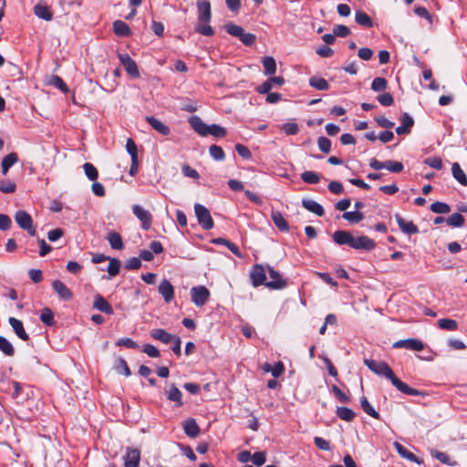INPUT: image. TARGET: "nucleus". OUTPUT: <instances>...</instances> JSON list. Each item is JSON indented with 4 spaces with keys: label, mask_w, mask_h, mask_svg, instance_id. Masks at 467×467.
<instances>
[{
    "label": "nucleus",
    "mask_w": 467,
    "mask_h": 467,
    "mask_svg": "<svg viewBox=\"0 0 467 467\" xmlns=\"http://www.w3.org/2000/svg\"><path fill=\"white\" fill-rule=\"evenodd\" d=\"M364 364L376 375L389 379L392 385L401 393L410 396H426L425 392L410 387L397 378L391 368L386 362L366 358L364 359Z\"/></svg>",
    "instance_id": "nucleus-1"
},
{
    "label": "nucleus",
    "mask_w": 467,
    "mask_h": 467,
    "mask_svg": "<svg viewBox=\"0 0 467 467\" xmlns=\"http://www.w3.org/2000/svg\"><path fill=\"white\" fill-rule=\"evenodd\" d=\"M15 220L20 228L26 230L29 235L35 236L36 234V227L33 223V219L26 211H18L15 214Z\"/></svg>",
    "instance_id": "nucleus-2"
},
{
    "label": "nucleus",
    "mask_w": 467,
    "mask_h": 467,
    "mask_svg": "<svg viewBox=\"0 0 467 467\" xmlns=\"http://www.w3.org/2000/svg\"><path fill=\"white\" fill-rule=\"evenodd\" d=\"M194 212L199 224L204 230H210L213 227V220L209 210L200 203L194 205Z\"/></svg>",
    "instance_id": "nucleus-3"
},
{
    "label": "nucleus",
    "mask_w": 467,
    "mask_h": 467,
    "mask_svg": "<svg viewBox=\"0 0 467 467\" xmlns=\"http://www.w3.org/2000/svg\"><path fill=\"white\" fill-rule=\"evenodd\" d=\"M191 297L197 306H204L210 297V291L204 285L194 286L191 289Z\"/></svg>",
    "instance_id": "nucleus-4"
},
{
    "label": "nucleus",
    "mask_w": 467,
    "mask_h": 467,
    "mask_svg": "<svg viewBox=\"0 0 467 467\" xmlns=\"http://www.w3.org/2000/svg\"><path fill=\"white\" fill-rule=\"evenodd\" d=\"M350 247L357 250L371 251L376 247V243L366 235L358 237L353 235Z\"/></svg>",
    "instance_id": "nucleus-5"
},
{
    "label": "nucleus",
    "mask_w": 467,
    "mask_h": 467,
    "mask_svg": "<svg viewBox=\"0 0 467 467\" xmlns=\"http://www.w3.org/2000/svg\"><path fill=\"white\" fill-rule=\"evenodd\" d=\"M198 21L210 23L212 18L211 4L208 0H197Z\"/></svg>",
    "instance_id": "nucleus-6"
},
{
    "label": "nucleus",
    "mask_w": 467,
    "mask_h": 467,
    "mask_svg": "<svg viewBox=\"0 0 467 467\" xmlns=\"http://www.w3.org/2000/svg\"><path fill=\"white\" fill-rule=\"evenodd\" d=\"M394 348H406L414 351H421L424 348V344L421 340L417 338H408L396 341L393 344Z\"/></svg>",
    "instance_id": "nucleus-7"
},
{
    "label": "nucleus",
    "mask_w": 467,
    "mask_h": 467,
    "mask_svg": "<svg viewBox=\"0 0 467 467\" xmlns=\"http://www.w3.org/2000/svg\"><path fill=\"white\" fill-rule=\"evenodd\" d=\"M132 212L135 216L141 222L144 230L150 229L151 225L152 216L150 213L138 204L132 206Z\"/></svg>",
    "instance_id": "nucleus-8"
},
{
    "label": "nucleus",
    "mask_w": 467,
    "mask_h": 467,
    "mask_svg": "<svg viewBox=\"0 0 467 467\" xmlns=\"http://www.w3.org/2000/svg\"><path fill=\"white\" fill-rule=\"evenodd\" d=\"M250 278L254 287L259 286L263 284L265 285L266 273L265 268L260 265H254L250 273Z\"/></svg>",
    "instance_id": "nucleus-9"
},
{
    "label": "nucleus",
    "mask_w": 467,
    "mask_h": 467,
    "mask_svg": "<svg viewBox=\"0 0 467 467\" xmlns=\"http://www.w3.org/2000/svg\"><path fill=\"white\" fill-rule=\"evenodd\" d=\"M119 57L126 72L130 76H131L132 78L140 77V72L137 64L129 55H119Z\"/></svg>",
    "instance_id": "nucleus-10"
},
{
    "label": "nucleus",
    "mask_w": 467,
    "mask_h": 467,
    "mask_svg": "<svg viewBox=\"0 0 467 467\" xmlns=\"http://www.w3.org/2000/svg\"><path fill=\"white\" fill-rule=\"evenodd\" d=\"M140 461V451L138 449L127 448L124 457L125 467H139Z\"/></svg>",
    "instance_id": "nucleus-11"
},
{
    "label": "nucleus",
    "mask_w": 467,
    "mask_h": 467,
    "mask_svg": "<svg viewBox=\"0 0 467 467\" xmlns=\"http://www.w3.org/2000/svg\"><path fill=\"white\" fill-rule=\"evenodd\" d=\"M158 291L166 303H170L174 298V287L167 279H163L160 283Z\"/></svg>",
    "instance_id": "nucleus-12"
},
{
    "label": "nucleus",
    "mask_w": 467,
    "mask_h": 467,
    "mask_svg": "<svg viewBox=\"0 0 467 467\" xmlns=\"http://www.w3.org/2000/svg\"><path fill=\"white\" fill-rule=\"evenodd\" d=\"M401 125L396 128L398 135L409 134L414 124V119L409 113H403L400 117Z\"/></svg>",
    "instance_id": "nucleus-13"
},
{
    "label": "nucleus",
    "mask_w": 467,
    "mask_h": 467,
    "mask_svg": "<svg viewBox=\"0 0 467 467\" xmlns=\"http://www.w3.org/2000/svg\"><path fill=\"white\" fill-rule=\"evenodd\" d=\"M396 222L400 227V229L407 234H417L419 232L418 227L411 222V221H406L404 220L400 214H395Z\"/></svg>",
    "instance_id": "nucleus-14"
},
{
    "label": "nucleus",
    "mask_w": 467,
    "mask_h": 467,
    "mask_svg": "<svg viewBox=\"0 0 467 467\" xmlns=\"http://www.w3.org/2000/svg\"><path fill=\"white\" fill-rule=\"evenodd\" d=\"M268 275L271 280L265 281V285L267 287L272 289H280L285 286V283L282 280L279 274L272 268H268Z\"/></svg>",
    "instance_id": "nucleus-15"
},
{
    "label": "nucleus",
    "mask_w": 467,
    "mask_h": 467,
    "mask_svg": "<svg viewBox=\"0 0 467 467\" xmlns=\"http://www.w3.org/2000/svg\"><path fill=\"white\" fill-rule=\"evenodd\" d=\"M394 447L397 451V452L404 459L411 462H415L417 464H421L423 463V461L419 459L414 453H412L411 451H408L403 445H401L400 443L399 442H394Z\"/></svg>",
    "instance_id": "nucleus-16"
},
{
    "label": "nucleus",
    "mask_w": 467,
    "mask_h": 467,
    "mask_svg": "<svg viewBox=\"0 0 467 467\" xmlns=\"http://www.w3.org/2000/svg\"><path fill=\"white\" fill-rule=\"evenodd\" d=\"M352 237L353 234L350 232L342 230L336 231L332 235L333 241L338 245L347 244L350 246Z\"/></svg>",
    "instance_id": "nucleus-17"
},
{
    "label": "nucleus",
    "mask_w": 467,
    "mask_h": 467,
    "mask_svg": "<svg viewBox=\"0 0 467 467\" xmlns=\"http://www.w3.org/2000/svg\"><path fill=\"white\" fill-rule=\"evenodd\" d=\"M302 205L308 212L313 213L317 216H323L325 214L323 206L312 199H303Z\"/></svg>",
    "instance_id": "nucleus-18"
},
{
    "label": "nucleus",
    "mask_w": 467,
    "mask_h": 467,
    "mask_svg": "<svg viewBox=\"0 0 467 467\" xmlns=\"http://www.w3.org/2000/svg\"><path fill=\"white\" fill-rule=\"evenodd\" d=\"M52 287L57 293L59 297L64 300H70L73 296L72 292L60 280H55L52 283Z\"/></svg>",
    "instance_id": "nucleus-19"
},
{
    "label": "nucleus",
    "mask_w": 467,
    "mask_h": 467,
    "mask_svg": "<svg viewBox=\"0 0 467 467\" xmlns=\"http://www.w3.org/2000/svg\"><path fill=\"white\" fill-rule=\"evenodd\" d=\"M8 322L19 338L22 340H28V334L25 331L23 323L19 319L16 317H9Z\"/></svg>",
    "instance_id": "nucleus-20"
},
{
    "label": "nucleus",
    "mask_w": 467,
    "mask_h": 467,
    "mask_svg": "<svg viewBox=\"0 0 467 467\" xmlns=\"http://www.w3.org/2000/svg\"><path fill=\"white\" fill-rule=\"evenodd\" d=\"M191 126L192 129L202 136L209 135V128L207 124H205L199 117L194 116L190 119Z\"/></svg>",
    "instance_id": "nucleus-21"
},
{
    "label": "nucleus",
    "mask_w": 467,
    "mask_h": 467,
    "mask_svg": "<svg viewBox=\"0 0 467 467\" xmlns=\"http://www.w3.org/2000/svg\"><path fill=\"white\" fill-rule=\"evenodd\" d=\"M93 307L109 315L113 314V308L111 305L100 295H97L95 296Z\"/></svg>",
    "instance_id": "nucleus-22"
},
{
    "label": "nucleus",
    "mask_w": 467,
    "mask_h": 467,
    "mask_svg": "<svg viewBox=\"0 0 467 467\" xmlns=\"http://www.w3.org/2000/svg\"><path fill=\"white\" fill-rule=\"evenodd\" d=\"M167 399L175 403L177 407L183 405L182 394L181 390L174 385L171 384L170 389L166 391Z\"/></svg>",
    "instance_id": "nucleus-23"
},
{
    "label": "nucleus",
    "mask_w": 467,
    "mask_h": 467,
    "mask_svg": "<svg viewBox=\"0 0 467 467\" xmlns=\"http://www.w3.org/2000/svg\"><path fill=\"white\" fill-rule=\"evenodd\" d=\"M150 337L156 340H159V341L164 343V344H169L173 340L175 336L168 333L164 329L156 328V329H152L150 331Z\"/></svg>",
    "instance_id": "nucleus-24"
},
{
    "label": "nucleus",
    "mask_w": 467,
    "mask_h": 467,
    "mask_svg": "<svg viewBox=\"0 0 467 467\" xmlns=\"http://www.w3.org/2000/svg\"><path fill=\"white\" fill-rule=\"evenodd\" d=\"M183 430L186 435L191 438H196L200 434V428L194 419L185 420Z\"/></svg>",
    "instance_id": "nucleus-25"
},
{
    "label": "nucleus",
    "mask_w": 467,
    "mask_h": 467,
    "mask_svg": "<svg viewBox=\"0 0 467 467\" xmlns=\"http://www.w3.org/2000/svg\"><path fill=\"white\" fill-rule=\"evenodd\" d=\"M271 218L275 225L282 232L289 231V224L283 217L282 213L278 211H272Z\"/></svg>",
    "instance_id": "nucleus-26"
},
{
    "label": "nucleus",
    "mask_w": 467,
    "mask_h": 467,
    "mask_svg": "<svg viewBox=\"0 0 467 467\" xmlns=\"http://www.w3.org/2000/svg\"><path fill=\"white\" fill-rule=\"evenodd\" d=\"M147 122L158 132H160L162 135H168L170 134V128L162 123L161 120L157 119L154 117L149 116L146 117Z\"/></svg>",
    "instance_id": "nucleus-27"
},
{
    "label": "nucleus",
    "mask_w": 467,
    "mask_h": 467,
    "mask_svg": "<svg viewBox=\"0 0 467 467\" xmlns=\"http://www.w3.org/2000/svg\"><path fill=\"white\" fill-rule=\"evenodd\" d=\"M451 173L454 179L462 186H467V176L458 162L451 165Z\"/></svg>",
    "instance_id": "nucleus-28"
},
{
    "label": "nucleus",
    "mask_w": 467,
    "mask_h": 467,
    "mask_svg": "<svg viewBox=\"0 0 467 467\" xmlns=\"http://www.w3.org/2000/svg\"><path fill=\"white\" fill-rule=\"evenodd\" d=\"M34 13L36 16L46 21H50L53 17L50 8L47 5L40 3L35 5Z\"/></svg>",
    "instance_id": "nucleus-29"
},
{
    "label": "nucleus",
    "mask_w": 467,
    "mask_h": 467,
    "mask_svg": "<svg viewBox=\"0 0 467 467\" xmlns=\"http://www.w3.org/2000/svg\"><path fill=\"white\" fill-rule=\"evenodd\" d=\"M106 239L109 243V244H110L112 249H116V250L123 249L124 244H123V242H122V237L120 236L119 234H118V233L114 232V231H110L108 234Z\"/></svg>",
    "instance_id": "nucleus-30"
},
{
    "label": "nucleus",
    "mask_w": 467,
    "mask_h": 467,
    "mask_svg": "<svg viewBox=\"0 0 467 467\" xmlns=\"http://www.w3.org/2000/svg\"><path fill=\"white\" fill-rule=\"evenodd\" d=\"M113 32L118 36H128L131 34L130 26L121 20H116L113 23Z\"/></svg>",
    "instance_id": "nucleus-31"
},
{
    "label": "nucleus",
    "mask_w": 467,
    "mask_h": 467,
    "mask_svg": "<svg viewBox=\"0 0 467 467\" xmlns=\"http://www.w3.org/2000/svg\"><path fill=\"white\" fill-rule=\"evenodd\" d=\"M262 369L265 373H271L273 377L278 378L284 372V365L282 362H276L274 366L270 363H265Z\"/></svg>",
    "instance_id": "nucleus-32"
},
{
    "label": "nucleus",
    "mask_w": 467,
    "mask_h": 467,
    "mask_svg": "<svg viewBox=\"0 0 467 467\" xmlns=\"http://www.w3.org/2000/svg\"><path fill=\"white\" fill-rule=\"evenodd\" d=\"M213 244H223L225 245V247H227L233 254H234L237 257L239 258H243L244 255L243 254L240 252L238 246L236 244H234V243L230 242L229 240L227 239H224V238H216V239H213Z\"/></svg>",
    "instance_id": "nucleus-33"
},
{
    "label": "nucleus",
    "mask_w": 467,
    "mask_h": 467,
    "mask_svg": "<svg viewBox=\"0 0 467 467\" xmlns=\"http://www.w3.org/2000/svg\"><path fill=\"white\" fill-rule=\"evenodd\" d=\"M18 161V156L16 152L7 154L2 161L1 168L2 173L5 175L12 165Z\"/></svg>",
    "instance_id": "nucleus-34"
},
{
    "label": "nucleus",
    "mask_w": 467,
    "mask_h": 467,
    "mask_svg": "<svg viewBox=\"0 0 467 467\" xmlns=\"http://www.w3.org/2000/svg\"><path fill=\"white\" fill-rule=\"evenodd\" d=\"M309 85L317 90H327L329 88L328 82L317 76H313L309 78Z\"/></svg>",
    "instance_id": "nucleus-35"
},
{
    "label": "nucleus",
    "mask_w": 467,
    "mask_h": 467,
    "mask_svg": "<svg viewBox=\"0 0 467 467\" xmlns=\"http://www.w3.org/2000/svg\"><path fill=\"white\" fill-rule=\"evenodd\" d=\"M264 73L267 76L274 75L276 71V63L273 57H265L262 60Z\"/></svg>",
    "instance_id": "nucleus-36"
},
{
    "label": "nucleus",
    "mask_w": 467,
    "mask_h": 467,
    "mask_svg": "<svg viewBox=\"0 0 467 467\" xmlns=\"http://www.w3.org/2000/svg\"><path fill=\"white\" fill-rule=\"evenodd\" d=\"M114 368L119 374H122L126 377L131 375L130 369L126 362V360L122 358H118L114 364Z\"/></svg>",
    "instance_id": "nucleus-37"
},
{
    "label": "nucleus",
    "mask_w": 467,
    "mask_h": 467,
    "mask_svg": "<svg viewBox=\"0 0 467 467\" xmlns=\"http://www.w3.org/2000/svg\"><path fill=\"white\" fill-rule=\"evenodd\" d=\"M47 84L54 86L60 89L63 93H67L69 91L67 84L64 82V80L56 75H52L47 79Z\"/></svg>",
    "instance_id": "nucleus-38"
},
{
    "label": "nucleus",
    "mask_w": 467,
    "mask_h": 467,
    "mask_svg": "<svg viewBox=\"0 0 467 467\" xmlns=\"http://www.w3.org/2000/svg\"><path fill=\"white\" fill-rule=\"evenodd\" d=\"M225 30L229 35L238 37L240 41L243 40L244 35L246 34L242 26L234 24H227L225 26Z\"/></svg>",
    "instance_id": "nucleus-39"
},
{
    "label": "nucleus",
    "mask_w": 467,
    "mask_h": 467,
    "mask_svg": "<svg viewBox=\"0 0 467 467\" xmlns=\"http://www.w3.org/2000/svg\"><path fill=\"white\" fill-rule=\"evenodd\" d=\"M360 406L362 410L369 416L374 419L379 420V412L372 407V405L368 402L366 397L362 396L360 398Z\"/></svg>",
    "instance_id": "nucleus-40"
},
{
    "label": "nucleus",
    "mask_w": 467,
    "mask_h": 467,
    "mask_svg": "<svg viewBox=\"0 0 467 467\" xmlns=\"http://www.w3.org/2000/svg\"><path fill=\"white\" fill-rule=\"evenodd\" d=\"M355 20L360 26H366V27H372L373 26L372 19L369 17L368 15H367L363 11H357L356 12V14H355Z\"/></svg>",
    "instance_id": "nucleus-41"
},
{
    "label": "nucleus",
    "mask_w": 467,
    "mask_h": 467,
    "mask_svg": "<svg viewBox=\"0 0 467 467\" xmlns=\"http://www.w3.org/2000/svg\"><path fill=\"white\" fill-rule=\"evenodd\" d=\"M337 416L346 421H351L355 418V412L347 407H337Z\"/></svg>",
    "instance_id": "nucleus-42"
},
{
    "label": "nucleus",
    "mask_w": 467,
    "mask_h": 467,
    "mask_svg": "<svg viewBox=\"0 0 467 467\" xmlns=\"http://www.w3.org/2000/svg\"><path fill=\"white\" fill-rule=\"evenodd\" d=\"M446 223L451 227H462L465 219L460 213H454L446 219Z\"/></svg>",
    "instance_id": "nucleus-43"
},
{
    "label": "nucleus",
    "mask_w": 467,
    "mask_h": 467,
    "mask_svg": "<svg viewBox=\"0 0 467 467\" xmlns=\"http://www.w3.org/2000/svg\"><path fill=\"white\" fill-rule=\"evenodd\" d=\"M0 350L7 357H13L15 355L13 345L2 336H0Z\"/></svg>",
    "instance_id": "nucleus-44"
},
{
    "label": "nucleus",
    "mask_w": 467,
    "mask_h": 467,
    "mask_svg": "<svg viewBox=\"0 0 467 467\" xmlns=\"http://www.w3.org/2000/svg\"><path fill=\"white\" fill-rule=\"evenodd\" d=\"M438 327L447 331H455L458 328V324L453 319L441 318L438 320Z\"/></svg>",
    "instance_id": "nucleus-45"
},
{
    "label": "nucleus",
    "mask_w": 467,
    "mask_h": 467,
    "mask_svg": "<svg viewBox=\"0 0 467 467\" xmlns=\"http://www.w3.org/2000/svg\"><path fill=\"white\" fill-rule=\"evenodd\" d=\"M301 179L310 184L318 183L320 181V175L317 172L307 171L301 174Z\"/></svg>",
    "instance_id": "nucleus-46"
},
{
    "label": "nucleus",
    "mask_w": 467,
    "mask_h": 467,
    "mask_svg": "<svg viewBox=\"0 0 467 467\" xmlns=\"http://www.w3.org/2000/svg\"><path fill=\"white\" fill-rule=\"evenodd\" d=\"M342 217L351 223H358L364 218V215L362 213H360L358 211H353V212H345L343 213Z\"/></svg>",
    "instance_id": "nucleus-47"
},
{
    "label": "nucleus",
    "mask_w": 467,
    "mask_h": 467,
    "mask_svg": "<svg viewBox=\"0 0 467 467\" xmlns=\"http://www.w3.org/2000/svg\"><path fill=\"white\" fill-rule=\"evenodd\" d=\"M196 32L202 36H212L214 35V30L213 27L209 25V23H201L198 22V24L195 26Z\"/></svg>",
    "instance_id": "nucleus-48"
},
{
    "label": "nucleus",
    "mask_w": 467,
    "mask_h": 467,
    "mask_svg": "<svg viewBox=\"0 0 467 467\" xmlns=\"http://www.w3.org/2000/svg\"><path fill=\"white\" fill-rule=\"evenodd\" d=\"M431 211L435 213H448L451 211L449 204L442 202H435L431 205Z\"/></svg>",
    "instance_id": "nucleus-49"
},
{
    "label": "nucleus",
    "mask_w": 467,
    "mask_h": 467,
    "mask_svg": "<svg viewBox=\"0 0 467 467\" xmlns=\"http://www.w3.org/2000/svg\"><path fill=\"white\" fill-rule=\"evenodd\" d=\"M431 454L432 457H434L435 459H437L439 462H441L443 464H447V465H451V466L455 464L454 462H451L449 455L445 452L439 451L437 450H431Z\"/></svg>",
    "instance_id": "nucleus-50"
},
{
    "label": "nucleus",
    "mask_w": 467,
    "mask_h": 467,
    "mask_svg": "<svg viewBox=\"0 0 467 467\" xmlns=\"http://www.w3.org/2000/svg\"><path fill=\"white\" fill-rule=\"evenodd\" d=\"M109 261L108 265V273L110 276H115L119 273L120 270V261L116 258L108 259Z\"/></svg>",
    "instance_id": "nucleus-51"
},
{
    "label": "nucleus",
    "mask_w": 467,
    "mask_h": 467,
    "mask_svg": "<svg viewBox=\"0 0 467 467\" xmlns=\"http://www.w3.org/2000/svg\"><path fill=\"white\" fill-rule=\"evenodd\" d=\"M388 82L384 78H375L371 83V89L375 92H380L387 88Z\"/></svg>",
    "instance_id": "nucleus-52"
},
{
    "label": "nucleus",
    "mask_w": 467,
    "mask_h": 467,
    "mask_svg": "<svg viewBox=\"0 0 467 467\" xmlns=\"http://www.w3.org/2000/svg\"><path fill=\"white\" fill-rule=\"evenodd\" d=\"M83 169H84L86 176L90 181H96L97 180V178L99 176V172H98V170L96 169V167L93 164H91L89 162H86L83 165Z\"/></svg>",
    "instance_id": "nucleus-53"
},
{
    "label": "nucleus",
    "mask_w": 467,
    "mask_h": 467,
    "mask_svg": "<svg viewBox=\"0 0 467 467\" xmlns=\"http://www.w3.org/2000/svg\"><path fill=\"white\" fill-rule=\"evenodd\" d=\"M209 152L215 161H223L225 158L223 150L218 145L210 146Z\"/></svg>",
    "instance_id": "nucleus-54"
},
{
    "label": "nucleus",
    "mask_w": 467,
    "mask_h": 467,
    "mask_svg": "<svg viewBox=\"0 0 467 467\" xmlns=\"http://www.w3.org/2000/svg\"><path fill=\"white\" fill-rule=\"evenodd\" d=\"M385 169L394 173H400L403 171L404 166L400 161H386Z\"/></svg>",
    "instance_id": "nucleus-55"
},
{
    "label": "nucleus",
    "mask_w": 467,
    "mask_h": 467,
    "mask_svg": "<svg viewBox=\"0 0 467 467\" xmlns=\"http://www.w3.org/2000/svg\"><path fill=\"white\" fill-rule=\"evenodd\" d=\"M317 146L318 149L326 154L329 153L331 150V141L327 137H319L317 140Z\"/></svg>",
    "instance_id": "nucleus-56"
},
{
    "label": "nucleus",
    "mask_w": 467,
    "mask_h": 467,
    "mask_svg": "<svg viewBox=\"0 0 467 467\" xmlns=\"http://www.w3.org/2000/svg\"><path fill=\"white\" fill-rule=\"evenodd\" d=\"M40 320L47 326L53 325L54 324L53 312L47 307L44 308L40 315Z\"/></svg>",
    "instance_id": "nucleus-57"
},
{
    "label": "nucleus",
    "mask_w": 467,
    "mask_h": 467,
    "mask_svg": "<svg viewBox=\"0 0 467 467\" xmlns=\"http://www.w3.org/2000/svg\"><path fill=\"white\" fill-rule=\"evenodd\" d=\"M116 346L125 347V348H131V349H136L139 348V344L129 337H123V338L119 339L116 342Z\"/></svg>",
    "instance_id": "nucleus-58"
},
{
    "label": "nucleus",
    "mask_w": 467,
    "mask_h": 467,
    "mask_svg": "<svg viewBox=\"0 0 467 467\" xmlns=\"http://www.w3.org/2000/svg\"><path fill=\"white\" fill-rule=\"evenodd\" d=\"M226 130L219 125L213 124L209 128V135H213L217 138H223L226 135Z\"/></svg>",
    "instance_id": "nucleus-59"
},
{
    "label": "nucleus",
    "mask_w": 467,
    "mask_h": 467,
    "mask_svg": "<svg viewBox=\"0 0 467 467\" xmlns=\"http://www.w3.org/2000/svg\"><path fill=\"white\" fill-rule=\"evenodd\" d=\"M16 185L11 181L0 182V191L4 193H13L16 192Z\"/></svg>",
    "instance_id": "nucleus-60"
},
{
    "label": "nucleus",
    "mask_w": 467,
    "mask_h": 467,
    "mask_svg": "<svg viewBox=\"0 0 467 467\" xmlns=\"http://www.w3.org/2000/svg\"><path fill=\"white\" fill-rule=\"evenodd\" d=\"M141 350L150 358H159L161 355L160 350L151 344L143 345Z\"/></svg>",
    "instance_id": "nucleus-61"
},
{
    "label": "nucleus",
    "mask_w": 467,
    "mask_h": 467,
    "mask_svg": "<svg viewBox=\"0 0 467 467\" xmlns=\"http://www.w3.org/2000/svg\"><path fill=\"white\" fill-rule=\"evenodd\" d=\"M333 34L335 36L346 37L350 34V29L347 26L337 25L333 28Z\"/></svg>",
    "instance_id": "nucleus-62"
},
{
    "label": "nucleus",
    "mask_w": 467,
    "mask_h": 467,
    "mask_svg": "<svg viewBox=\"0 0 467 467\" xmlns=\"http://www.w3.org/2000/svg\"><path fill=\"white\" fill-rule=\"evenodd\" d=\"M378 101L385 107L391 106L394 102L393 97L389 93L379 94L377 97Z\"/></svg>",
    "instance_id": "nucleus-63"
},
{
    "label": "nucleus",
    "mask_w": 467,
    "mask_h": 467,
    "mask_svg": "<svg viewBox=\"0 0 467 467\" xmlns=\"http://www.w3.org/2000/svg\"><path fill=\"white\" fill-rule=\"evenodd\" d=\"M424 163L435 170H438V171L442 169V161H441V159L439 157L427 158L424 161Z\"/></svg>",
    "instance_id": "nucleus-64"
}]
</instances>
